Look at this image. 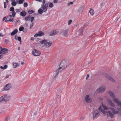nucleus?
<instances>
[{
    "mask_svg": "<svg viewBox=\"0 0 121 121\" xmlns=\"http://www.w3.org/2000/svg\"><path fill=\"white\" fill-rule=\"evenodd\" d=\"M89 77V74H87V75L86 79H87Z\"/></svg>",
    "mask_w": 121,
    "mask_h": 121,
    "instance_id": "55",
    "label": "nucleus"
},
{
    "mask_svg": "<svg viewBox=\"0 0 121 121\" xmlns=\"http://www.w3.org/2000/svg\"><path fill=\"white\" fill-rule=\"evenodd\" d=\"M11 4L13 6H15L16 5L17 3L15 1H13L12 3Z\"/></svg>",
    "mask_w": 121,
    "mask_h": 121,
    "instance_id": "29",
    "label": "nucleus"
},
{
    "mask_svg": "<svg viewBox=\"0 0 121 121\" xmlns=\"http://www.w3.org/2000/svg\"><path fill=\"white\" fill-rule=\"evenodd\" d=\"M34 12V11L33 10L30 9H29L28 11V13L30 14H31Z\"/></svg>",
    "mask_w": 121,
    "mask_h": 121,
    "instance_id": "30",
    "label": "nucleus"
},
{
    "mask_svg": "<svg viewBox=\"0 0 121 121\" xmlns=\"http://www.w3.org/2000/svg\"><path fill=\"white\" fill-rule=\"evenodd\" d=\"M28 6V4L27 3H24V6L26 7Z\"/></svg>",
    "mask_w": 121,
    "mask_h": 121,
    "instance_id": "42",
    "label": "nucleus"
},
{
    "mask_svg": "<svg viewBox=\"0 0 121 121\" xmlns=\"http://www.w3.org/2000/svg\"><path fill=\"white\" fill-rule=\"evenodd\" d=\"M9 41L7 39L5 40V43L6 44H7L9 42Z\"/></svg>",
    "mask_w": 121,
    "mask_h": 121,
    "instance_id": "51",
    "label": "nucleus"
},
{
    "mask_svg": "<svg viewBox=\"0 0 121 121\" xmlns=\"http://www.w3.org/2000/svg\"><path fill=\"white\" fill-rule=\"evenodd\" d=\"M101 111L104 114H106V113H107V112H106L103 109Z\"/></svg>",
    "mask_w": 121,
    "mask_h": 121,
    "instance_id": "38",
    "label": "nucleus"
},
{
    "mask_svg": "<svg viewBox=\"0 0 121 121\" xmlns=\"http://www.w3.org/2000/svg\"><path fill=\"white\" fill-rule=\"evenodd\" d=\"M73 4V3L72 2H70V3H68L67 5L68 6H69L70 5V4Z\"/></svg>",
    "mask_w": 121,
    "mask_h": 121,
    "instance_id": "45",
    "label": "nucleus"
},
{
    "mask_svg": "<svg viewBox=\"0 0 121 121\" xmlns=\"http://www.w3.org/2000/svg\"><path fill=\"white\" fill-rule=\"evenodd\" d=\"M60 97V96L58 93H56V97L57 99H59Z\"/></svg>",
    "mask_w": 121,
    "mask_h": 121,
    "instance_id": "33",
    "label": "nucleus"
},
{
    "mask_svg": "<svg viewBox=\"0 0 121 121\" xmlns=\"http://www.w3.org/2000/svg\"><path fill=\"white\" fill-rule=\"evenodd\" d=\"M38 34L39 36H43L44 35V33L41 31H40L38 32Z\"/></svg>",
    "mask_w": 121,
    "mask_h": 121,
    "instance_id": "24",
    "label": "nucleus"
},
{
    "mask_svg": "<svg viewBox=\"0 0 121 121\" xmlns=\"http://www.w3.org/2000/svg\"><path fill=\"white\" fill-rule=\"evenodd\" d=\"M16 11L17 12H19L20 11V10L18 9H15Z\"/></svg>",
    "mask_w": 121,
    "mask_h": 121,
    "instance_id": "47",
    "label": "nucleus"
},
{
    "mask_svg": "<svg viewBox=\"0 0 121 121\" xmlns=\"http://www.w3.org/2000/svg\"><path fill=\"white\" fill-rule=\"evenodd\" d=\"M106 88L105 86H102L100 88L97 89L96 92H103L105 89Z\"/></svg>",
    "mask_w": 121,
    "mask_h": 121,
    "instance_id": "8",
    "label": "nucleus"
},
{
    "mask_svg": "<svg viewBox=\"0 0 121 121\" xmlns=\"http://www.w3.org/2000/svg\"><path fill=\"white\" fill-rule=\"evenodd\" d=\"M7 7L6 5H4V8H6Z\"/></svg>",
    "mask_w": 121,
    "mask_h": 121,
    "instance_id": "64",
    "label": "nucleus"
},
{
    "mask_svg": "<svg viewBox=\"0 0 121 121\" xmlns=\"http://www.w3.org/2000/svg\"><path fill=\"white\" fill-rule=\"evenodd\" d=\"M43 10L42 9H39L38 10V13L39 14H41L43 13Z\"/></svg>",
    "mask_w": 121,
    "mask_h": 121,
    "instance_id": "26",
    "label": "nucleus"
},
{
    "mask_svg": "<svg viewBox=\"0 0 121 121\" xmlns=\"http://www.w3.org/2000/svg\"><path fill=\"white\" fill-rule=\"evenodd\" d=\"M30 15L28 16L25 17L24 20L26 21H30Z\"/></svg>",
    "mask_w": 121,
    "mask_h": 121,
    "instance_id": "22",
    "label": "nucleus"
},
{
    "mask_svg": "<svg viewBox=\"0 0 121 121\" xmlns=\"http://www.w3.org/2000/svg\"><path fill=\"white\" fill-rule=\"evenodd\" d=\"M9 10L10 11L13 12L14 11V8L13 7H11L9 9Z\"/></svg>",
    "mask_w": 121,
    "mask_h": 121,
    "instance_id": "31",
    "label": "nucleus"
},
{
    "mask_svg": "<svg viewBox=\"0 0 121 121\" xmlns=\"http://www.w3.org/2000/svg\"><path fill=\"white\" fill-rule=\"evenodd\" d=\"M13 67L14 68H16L17 65V64L15 63H13Z\"/></svg>",
    "mask_w": 121,
    "mask_h": 121,
    "instance_id": "28",
    "label": "nucleus"
},
{
    "mask_svg": "<svg viewBox=\"0 0 121 121\" xmlns=\"http://www.w3.org/2000/svg\"><path fill=\"white\" fill-rule=\"evenodd\" d=\"M9 75H7L5 77V78H8L9 77Z\"/></svg>",
    "mask_w": 121,
    "mask_h": 121,
    "instance_id": "60",
    "label": "nucleus"
},
{
    "mask_svg": "<svg viewBox=\"0 0 121 121\" xmlns=\"http://www.w3.org/2000/svg\"><path fill=\"white\" fill-rule=\"evenodd\" d=\"M58 1V0H54L53 2L54 3H57Z\"/></svg>",
    "mask_w": 121,
    "mask_h": 121,
    "instance_id": "53",
    "label": "nucleus"
},
{
    "mask_svg": "<svg viewBox=\"0 0 121 121\" xmlns=\"http://www.w3.org/2000/svg\"><path fill=\"white\" fill-rule=\"evenodd\" d=\"M10 99L9 97L6 95H5L0 97V103L2 102H6L8 101Z\"/></svg>",
    "mask_w": 121,
    "mask_h": 121,
    "instance_id": "4",
    "label": "nucleus"
},
{
    "mask_svg": "<svg viewBox=\"0 0 121 121\" xmlns=\"http://www.w3.org/2000/svg\"><path fill=\"white\" fill-rule=\"evenodd\" d=\"M37 1H39V2H42V0H35Z\"/></svg>",
    "mask_w": 121,
    "mask_h": 121,
    "instance_id": "58",
    "label": "nucleus"
},
{
    "mask_svg": "<svg viewBox=\"0 0 121 121\" xmlns=\"http://www.w3.org/2000/svg\"><path fill=\"white\" fill-rule=\"evenodd\" d=\"M45 0H43L42 2L43 4L42 5V6H43L45 4Z\"/></svg>",
    "mask_w": 121,
    "mask_h": 121,
    "instance_id": "48",
    "label": "nucleus"
},
{
    "mask_svg": "<svg viewBox=\"0 0 121 121\" xmlns=\"http://www.w3.org/2000/svg\"><path fill=\"white\" fill-rule=\"evenodd\" d=\"M18 2L19 4H21L23 3L24 1L23 0H19Z\"/></svg>",
    "mask_w": 121,
    "mask_h": 121,
    "instance_id": "36",
    "label": "nucleus"
},
{
    "mask_svg": "<svg viewBox=\"0 0 121 121\" xmlns=\"http://www.w3.org/2000/svg\"><path fill=\"white\" fill-rule=\"evenodd\" d=\"M110 109L112 110V113L110 111H107V115L109 114L110 117L111 118H113L114 117L115 115L119 113V111H115V109L113 108H110Z\"/></svg>",
    "mask_w": 121,
    "mask_h": 121,
    "instance_id": "3",
    "label": "nucleus"
},
{
    "mask_svg": "<svg viewBox=\"0 0 121 121\" xmlns=\"http://www.w3.org/2000/svg\"><path fill=\"white\" fill-rule=\"evenodd\" d=\"M33 22L31 23V24L30 25V29H31L33 26Z\"/></svg>",
    "mask_w": 121,
    "mask_h": 121,
    "instance_id": "37",
    "label": "nucleus"
},
{
    "mask_svg": "<svg viewBox=\"0 0 121 121\" xmlns=\"http://www.w3.org/2000/svg\"><path fill=\"white\" fill-rule=\"evenodd\" d=\"M9 52V50L6 48H3L0 51V54H5Z\"/></svg>",
    "mask_w": 121,
    "mask_h": 121,
    "instance_id": "11",
    "label": "nucleus"
},
{
    "mask_svg": "<svg viewBox=\"0 0 121 121\" xmlns=\"http://www.w3.org/2000/svg\"><path fill=\"white\" fill-rule=\"evenodd\" d=\"M27 13L25 11L21 12L20 13V15L23 17H25Z\"/></svg>",
    "mask_w": 121,
    "mask_h": 121,
    "instance_id": "21",
    "label": "nucleus"
},
{
    "mask_svg": "<svg viewBox=\"0 0 121 121\" xmlns=\"http://www.w3.org/2000/svg\"><path fill=\"white\" fill-rule=\"evenodd\" d=\"M52 44V43L51 41L48 42H47L45 43L44 44V46L46 48H48L51 46Z\"/></svg>",
    "mask_w": 121,
    "mask_h": 121,
    "instance_id": "12",
    "label": "nucleus"
},
{
    "mask_svg": "<svg viewBox=\"0 0 121 121\" xmlns=\"http://www.w3.org/2000/svg\"><path fill=\"white\" fill-rule=\"evenodd\" d=\"M17 35H15V39L16 40L17 39Z\"/></svg>",
    "mask_w": 121,
    "mask_h": 121,
    "instance_id": "56",
    "label": "nucleus"
},
{
    "mask_svg": "<svg viewBox=\"0 0 121 121\" xmlns=\"http://www.w3.org/2000/svg\"><path fill=\"white\" fill-rule=\"evenodd\" d=\"M68 31V29L65 30H63L61 32V33L63 36L65 37H66L67 35V34Z\"/></svg>",
    "mask_w": 121,
    "mask_h": 121,
    "instance_id": "9",
    "label": "nucleus"
},
{
    "mask_svg": "<svg viewBox=\"0 0 121 121\" xmlns=\"http://www.w3.org/2000/svg\"><path fill=\"white\" fill-rule=\"evenodd\" d=\"M11 19V18L9 17H8V16L7 17L5 21V22H7V21H6L7 20H7L8 19Z\"/></svg>",
    "mask_w": 121,
    "mask_h": 121,
    "instance_id": "52",
    "label": "nucleus"
},
{
    "mask_svg": "<svg viewBox=\"0 0 121 121\" xmlns=\"http://www.w3.org/2000/svg\"><path fill=\"white\" fill-rule=\"evenodd\" d=\"M12 16L13 17H15L16 14V13L14 11L12 12Z\"/></svg>",
    "mask_w": 121,
    "mask_h": 121,
    "instance_id": "34",
    "label": "nucleus"
},
{
    "mask_svg": "<svg viewBox=\"0 0 121 121\" xmlns=\"http://www.w3.org/2000/svg\"><path fill=\"white\" fill-rule=\"evenodd\" d=\"M58 33L57 31L56 30H54L53 32H51L50 33V35L51 36H52L53 35H56Z\"/></svg>",
    "mask_w": 121,
    "mask_h": 121,
    "instance_id": "16",
    "label": "nucleus"
},
{
    "mask_svg": "<svg viewBox=\"0 0 121 121\" xmlns=\"http://www.w3.org/2000/svg\"><path fill=\"white\" fill-rule=\"evenodd\" d=\"M43 9V11L44 12H45L47 10L48 8H47L45 7L44 6H42Z\"/></svg>",
    "mask_w": 121,
    "mask_h": 121,
    "instance_id": "27",
    "label": "nucleus"
},
{
    "mask_svg": "<svg viewBox=\"0 0 121 121\" xmlns=\"http://www.w3.org/2000/svg\"><path fill=\"white\" fill-rule=\"evenodd\" d=\"M89 95H86L85 98V101L87 103H90L92 101L91 99L89 98Z\"/></svg>",
    "mask_w": 121,
    "mask_h": 121,
    "instance_id": "10",
    "label": "nucleus"
},
{
    "mask_svg": "<svg viewBox=\"0 0 121 121\" xmlns=\"http://www.w3.org/2000/svg\"><path fill=\"white\" fill-rule=\"evenodd\" d=\"M49 6L50 8H52L53 6V4L51 2H50L49 3Z\"/></svg>",
    "mask_w": 121,
    "mask_h": 121,
    "instance_id": "32",
    "label": "nucleus"
},
{
    "mask_svg": "<svg viewBox=\"0 0 121 121\" xmlns=\"http://www.w3.org/2000/svg\"><path fill=\"white\" fill-rule=\"evenodd\" d=\"M92 113L94 119L95 118H97L99 116V113L98 112V110L97 109L93 110Z\"/></svg>",
    "mask_w": 121,
    "mask_h": 121,
    "instance_id": "5",
    "label": "nucleus"
},
{
    "mask_svg": "<svg viewBox=\"0 0 121 121\" xmlns=\"http://www.w3.org/2000/svg\"><path fill=\"white\" fill-rule=\"evenodd\" d=\"M17 39L20 42V43H21L22 41L21 38V37H18L17 38Z\"/></svg>",
    "mask_w": 121,
    "mask_h": 121,
    "instance_id": "39",
    "label": "nucleus"
},
{
    "mask_svg": "<svg viewBox=\"0 0 121 121\" xmlns=\"http://www.w3.org/2000/svg\"><path fill=\"white\" fill-rule=\"evenodd\" d=\"M11 84L9 83L7 84L4 87V90H9L11 87Z\"/></svg>",
    "mask_w": 121,
    "mask_h": 121,
    "instance_id": "15",
    "label": "nucleus"
},
{
    "mask_svg": "<svg viewBox=\"0 0 121 121\" xmlns=\"http://www.w3.org/2000/svg\"><path fill=\"white\" fill-rule=\"evenodd\" d=\"M3 57V55H0V59L2 58Z\"/></svg>",
    "mask_w": 121,
    "mask_h": 121,
    "instance_id": "59",
    "label": "nucleus"
},
{
    "mask_svg": "<svg viewBox=\"0 0 121 121\" xmlns=\"http://www.w3.org/2000/svg\"><path fill=\"white\" fill-rule=\"evenodd\" d=\"M34 38L33 37H31L30 38V40H33L34 39Z\"/></svg>",
    "mask_w": 121,
    "mask_h": 121,
    "instance_id": "57",
    "label": "nucleus"
},
{
    "mask_svg": "<svg viewBox=\"0 0 121 121\" xmlns=\"http://www.w3.org/2000/svg\"><path fill=\"white\" fill-rule=\"evenodd\" d=\"M6 17H4L3 18V21H4L5 19H6Z\"/></svg>",
    "mask_w": 121,
    "mask_h": 121,
    "instance_id": "62",
    "label": "nucleus"
},
{
    "mask_svg": "<svg viewBox=\"0 0 121 121\" xmlns=\"http://www.w3.org/2000/svg\"><path fill=\"white\" fill-rule=\"evenodd\" d=\"M8 67V66L7 65H4L3 67V69H6Z\"/></svg>",
    "mask_w": 121,
    "mask_h": 121,
    "instance_id": "46",
    "label": "nucleus"
},
{
    "mask_svg": "<svg viewBox=\"0 0 121 121\" xmlns=\"http://www.w3.org/2000/svg\"><path fill=\"white\" fill-rule=\"evenodd\" d=\"M62 70H60L59 69V68L56 71H54L53 73V75L55 77H57L58 75V73L60 71Z\"/></svg>",
    "mask_w": 121,
    "mask_h": 121,
    "instance_id": "13",
    "label": "nucleus"
},
{
    "mask_svg": "<svg viewBox=\"0 0 121 121\" xmlns=\"http://www.w3.org/2000/svg\"><path fill=\"white\" fill-rule=\"evenodd\" d=\"M48 3H47L45 5H44V6L45 7H46L47 8H48Z\"/></svg>",
    "mask_w": 121,
    "mask_h": 121,
    "instance_id": "44",
    "label": "nucleus"
},
{
    "mask_svg": "<svg viewBox=\"0 0 121 121\" xmlns=\"http://www.w3.org/2000/svg\"><path fill=\"white\" fill-rule=\"evenodd\" d=\"M24 28L23 26L20 27L19 29V30L20 31H22L23 30Z\"/></svg>",
    "mask_w": 121,
    "mask_h": 121,
    "instance_id": "35",
    "label": "nucleus"
},
{
    "mask_svg": "<svg viewBox=\"0 0 121 121\" xmlns=\"http://www.w3.org/2000/svg\"><path fill=\"white\" fill-rule=\"evenodd\" d=\"M32 54L33 55L35 56H38L40 55L41 52L35 49H33Z\"/></svg>",
    "mask_w": 121,
    "mask_h": 121,
    "instance_id": "6",
    "label": "nucleus"
},
{
    "mask_svg": "<svg viewBox=\"0 0 121 121\" xmlns=\"http://www.w3.org/2000/svg\"><path fill=\"white\" fill-rule=\"evenodd\" d=\"M110 96L113 98L114 102L116 103L118 106H119L121 108V102L118 99L114 98L115 97L113 93L111 91H109L108 92Z\"/></svg>",
    "mask_w": 121,
    "mask_h": 121,
    "instance_id": "1",
    "label": "nucleus"
},
{
    "mask_svg": "<svg viewBox=\"0 0 121 121\" xmlns=\"http://www.w3.org/2000/svg\"><path fill=\"white\" fill-rule=\"evenodd\" d=\"M14 20V18L13 17L12 19H8L7 21L6 20V21H9L11 22H13Z\"/></svg>",
    "mask_w": 121,
    "mask_h": 121,
    "instance_id": "25",
    "label": "nucleus"
},
{
    "mask_svg": "<svg viewBox=\"0 0 121 121\" xmlns=\"http://www.w3.org/2000/svg\"><path fill=\"white\" fill-rule=\"evenodd\" d=\"M104 75L105 77H107V78L109 80L113 82H114L115 80L110 76H109L108 74L106 73H104Z\"/></svg>",
    "mask_w": 121,
    "mask_h": 121,
    "instance_id": "14",
    "label": "nucleus"
},
{
    "mask_svg": "<svg viewBox=\"0 0 121 121\" xmlns=\"http://www.w3.org/2000/svg\"><path fill=\"white\" fill-rule=\"evenodd\" d=\"M8 17L10 18L11 17H12V16L11 15H9L8 16Z\"/></svg>",
    "mask_w": 121,
    "mask_h": 121,
    "instance_id": "63",
    "label": "nucleus"
},
{
    "mask_svg": "<svg viewBox=\"0 0 121 121\" xmlns=\"http://www.w3.org/2000/svg\"><path fill=\"white\" fill-rule=\"evenodd\" d=\"M108 101L110 105L112 107H114L115 105L112 102L111 100L110 99H108Z\"/></svg>",
    "mask_w": 121,
    "mask_h": 121,
    "instance_id": "17",
    "label": "nucleus"
},
{
    "mask_svg": "<svg viewBox=\"0 0 121 121\" xmlns=\"http://www.w3.org/2000/svg\"><path fill=\"white\" fill-rule=\"evenodd\" d=\"M34 20V17H31L30 18V22L31 23H32L33 22V21Z\"/></svg>",
    "mask_w": 121,
    "mask_h": 121,
    "instance_id": "40",
    "label": "nucleus"
},
{
    "mask_svg": "<svg viewBox=\"0 0 121 121\" xmlns=\"http://www.w3.org/2000/svg\"><path fill=\"white\" fill-rule=\"evenodd\" d=\"M18 31L17 29H16L14 30L12 32L11 34V36H12L15 35L18 32Z\"/></svg>",
    "mask_w": 121,
    "mask_h": 121,
    "instance_id": "20",
    "label": "nucleus"
},
{
    "mask_svg": "<svg viewBox=\"0 0 121 121\" xmlns=\"http://www.w3.org/2000/svg\"><path fill=\"white\" fill-rule=\"evenodd\" d=\"M37 36H39V35H38V33L37 34V33H36V34H35L34 35V37H36Z\"/></svg>",
    "mask_w": 121,
    "mask_h": 121,
    "instance_id": "50",
    "label": "nucleus"
},
{
    "mask_svg": "<svg viewBox=\"0 0 121 121\" xmlns=\"http://www.w3.org/2000/svg\"><path fill=\"white\" fill-rule=\"evenodd\" d=\"M87 23H85L84 24V27L80 29L77 32V34L79 35H82L83 32L84 30V27L86 25Z\"/></svg>",
    "mask_w": 121,
    "mask_h": 121,
    "instance_id": "7",
    "label": "nucleus"
},
{
    "mask_svg": "<svg viewBox=\"0 0 121 121\" xmlns=\"http://www.w3.org/2000/svg\"><path fill=\"white\" fill-rule=\"evenodd\" d=\"M84 6H81L78 9V12L80 13H82L84 9Z\"/></svg>",
    "mask_w": 121,
    "mask_h": 121,
    "instance_id": "18",
    "label": "nucleus"
},
{
    "mask_svg": "<svg viewBox=\"0 0 121 121\" xmlns=\"http://www.w3.org/2000/svg\"><path fill=\"white\" fill-rule=\"evenodd\" d=\"M72 20L71 19L69 20L68 21V24L69 25H70L72 23Z\"/></svg>",
    "mask_w": 121,
    "mask_h": 121,
    "instance_id": "41",
    "label": "nucleus"
},
{
    "mask_svg": "<svg viewBox=\"0 0 121 121\" xmlns=\"http://www.w3.org/2000/svg\"><path fill=\"white\" fill-rule=\"evenodd\" d=\"M103 107L104 109V110H108L107 109L108 108L105 106L104 105H103Z\"/></svg>",
    "mask_w": 121,
    "mask_h": 121,
    "instance_id": "43",
    "label": "nucleus"
},
{
    "mask_svg": "<svg viewBox=\"0 0 121 121\" xmlns=\"http://www.w3.org/2000/svg\"><path fill=\"white\" fill-rule=\"evenodd\" d=\"M99 99L100 100L102 101L103 100V99L101 98H99Z\"/></svg>",
    "mask_w": 121,
    "mask_h": 121,
    "instance_id": "61",
    "label": "nucleus"
},
{
    "mask_svg": "<svg viewBox=\"0 0 121 121\" xmlns=\"http://www.w3.org/2000/svg\"><path fill=\"white\" fill-rule=\"evenodd\" d=\"M89 12L92 15H93L94 13V10L92 9H91L89 11Z\"/></svg>",
    "mask_w": 121,
    "mask_h": 121,
    "instance_id": "23",
    "label": "nucleus"
},
{
    "mask_svg": "<svg viewBox=\"0 0 121 121\" xmlns=\"http://www.w3.org/2000/svg\"><path fill=\"white\" fill-rule=\"evenodd\" d=\"M119 111H120V112L119 113H119H118V115L119 116H121V110L120 108H119Z\"/></svg>",
    "mask_w": 121,
    "mask_h": 121,
    "instance_id": "49",
    "label": "nucleus"
},
{
    "mask_svg": "<svg viewBox=\"0 0 121 121\" xmlns=\"http://www.w3.org/2000/svg\"><path fill=\"white\" fill-rule=\"evenodd\" d=\"M47 40L45 39H44V40H41L39 42V43L41 44H44L45 43H46V42H47Z\"/></svg>",
    "mask_w": 121,
    "mask_h": 121,
    "instance_id": "19",
    "label": "nucleus"
},
{
    "mask_svg": "<svg viewBox=\"0 0 121 121\" xmlns=\"http://www.w3.org/2000/svg\"><path fill=\"white\" fill-rule=\"evenodd\" d=\"M68 63L69 62L67 60L62 61L60 63L59 69L62 70L66 68L68 65Z\"/></svg>",
    "mask_w": 121,
    "mask_h": 121,
    "instance_id": "2",
    "label": "nucleus"
},
{
    "mask_svg": "<svg viewBox=\"0 0 121 121\" xmlns=\"http://www.w3.org/2000/svg\"><path fill=\"white\" fill-rule=\"evenodd\" d=\"M103 109H101V108L100 106L99 107V110L100 111H101V110H102Z\"/></svg>",
    "mask_w": 121,
    "mask_h": 121,
    "instance_id": "54",
    "label": "nucleus"
}]
</instances>
